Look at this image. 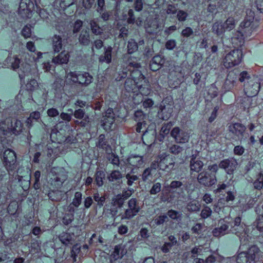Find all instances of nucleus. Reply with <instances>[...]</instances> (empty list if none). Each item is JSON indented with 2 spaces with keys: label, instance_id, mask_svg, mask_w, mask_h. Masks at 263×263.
Wrapping results in <instances>:
<instances>
[{
  "label": "nucleus",
  "instance_id": "obj_1",
  "mask_svg": "<svg viewBox=\"0 0 263 263\" xmlns=\"http://www.w3.org/2000/svg\"><path fill=\"white\" fill-rule=\"evenodd\" d=\"M218 227L214 228L212 233L215 237H220L226 234L232 233L237 235L239 239L240 245L239 250L243 249V247L249 241V235L247 232L246 226L241 222V218L237 216L234 218L233 221L226 223V221L219 222Z\"/></svg>",
  "mask_w": 263,
  "mask_h": 263
},
{
  "label": "nucleus",
  "instance_id": "obj_2",
  "mask_svg": "<svg viewBox=\"0 0 263 263\" xmlns=\"http://www.w3.org/2000/svg\"><path fill=\"white\" fill-rule=\"evenodd\" d=\"M122 70L119 72L116 80L120 81L126 77H130L131 79L137 81L138 84L145 82L146 80L140 70L141 64L137 58L129 55H125L123 58Z\"/></svg>",
  "mask_w": 263,
  "mask_h": 263
},
{
  "label": "nucleus",
  "instance_id": "obj_3",
  "mask_svg": "<svg viewBox=\"0 0 263 263\" xmlns=\"http://www.w3.org/2000/svg\"><path fill=\"white\" fill-rule=\"evenodd\" d=\"M23 128L22 122L15 118H7L0 122V132L6 136L19 135Z\"/></svg>",
  "mask_w": 263,
  "mask_h": 263
},
{
  "label": "nucleus",
  "instance_id": "obj_4",
  "mask_svg": "<svg viewBox=\"0 0 263 263\" xmlns=\"http://www.w3.org/2000/svg\"><path fill=\"white\" fill-rule=\"evenodd\" d=\"M208 171H203L198 174L197 181L204 187H211L217 182L216 173L218 171L217 164H213L208 166Z\"/></svg>",
  "mask_w": 263,
  "mask_h": 263
},
{
  "label": "nucleus",
  "instance_id": "obj_5",
  "mask_svg": "<svg viewBox=\"0 0 263 263\" xmlns=\"http://www.w3.org/2000/svg\"><path fill=\"white\" fill-rule=\"evenodd\" d=\"M259 249L255 245L251 246L247 251H240L237 257L235 256L227 259L228 262L234 263H255L256 255L259 252Z\"/></svg>",
  "mask_w": 263,
  "mask_h": 263
},
{
  "label": "nucleus",
  "instance_id": "obj_6",
  "mask_svg": "<svg viewBox=\"0 0 263 263\" xmlns=\"http://www.w3.org/2000/svg\"><path fill=\"white\" fill-rule=\"evenodd\" d=\"M66 78L82 87L88 86L93 81V77L89 72L81 71H70L66 74Z\"/></svg>",
  "mask_w": 263,
  "mask_h": 263
},
{
  "label": "nucleus",
  "instance_id": "obj_7",
  "mask_svg": "<svg viewBox=\"0 0 263 263\" xmlns=\"http://www.w3.org/2000/svg\"><path fill=\"white\" fill-rule=\"evenodd\" d=\"M11 66L14 70L17 71L21 83H25V78L30 72V65L23 62L17 57H14L10 60Z\"/></svg>",
  "mask_w": 263,
  "mask_h": 263
},
{
  "label": "nucleus",
  "instance_id": "obj_8",
  "mask_svg": "<svg viewBox=\"0 0 263 263\" xmlns=\"http://www.w3.org/2000/svg\"><path fill=\"white\" fill-rule=\"evenodd\" d=\"M49 176L50 183L56 189L60 188L67 178L64 168L59 167H52L49 174Z\"/></svg>",
  "mask_w": 263,
  "mask_h": 263
},
{
  "label": "nucleus",
  "instance_id": "obj_9",
  "mask_svg": "<svg viewBox=\"0 0 263 263\" xmlns=\"http://www.w3.org/2000/svg\"><path fill=\"white\" fill-rule=\"evenodd\" d=\"M10 179L5 171L0 174V206L5 204L10 199L11 195L9 189Z\"/></svg>",
  "mask_w": 263,
  "mask_h": 263
},
{
  "label": "nucleus",
  "instance_id": "obj_10",
  "mask_svg": "<svg viewBox=\"0 0 263 263\" xmlns=\"http://www.w3.org/2000/svg\"><path fill=\"white\" fill-rule=\"evenodd\" d=\"M242 51L239 49L231 50L223 59V66L227 69L239 65L242 59Z\"/></svg>",
  "mask_w": 263,
  "mask_h": 263
},
{
  "label": "nucleus",
  "instance_id": "obj_11",
  "mask_svg": "<svg viewBox=\"0 0 263 263\" xmlns=\"http://www.w3.org/2000/svg\"><path fill=\"white\" fill-rule=\"evenodd\" d=\"M140 209L137 199L135 198H131L128 201L127 209L121 215V219H132L138 214Z\"/></svg>",
  "mask_w": 263,
  "mask_h": 263
},
{
  "label": "nucleus",
  "instance_id": "obj_12",
  "mask_svg": "<svg viewBox=\"0 0 263 263\" xmlns=\"http://www.w3.org/2000/svg\"><path fill=\"white\" fill-rule=\"evenodd\" d=\"M260 88V83L257 78L253 77L252 79L245 82L243 85V90L246 95L248 97H253L256 96Z\"/></svg>",
  "mask_w": 263,
  "mask_h": 263
},
{
  "label": "nucleus",
  "instance_id": "obj_13",
  "mask_svg": "<svg viewBox=\"0 0 263 263\" xmlns=\"http://www.w3.org/2000/svg\"><path fill=\"white\" fill-rule=\"evenodd\" d=\"M157 158L159 163V170L170 172L173 169L175 161L172 156L163 153L159 155Z\"/></svg>",
  "mask_w": 263,
  "mask_h": 263
},
{
  "label": "nucleus",
  "instance_id": "obj_14",
  "mask_svg": "<svg viewBox=\"0 0 263 263\" xmlns=\"http://www.w3.org/2000/svg\"><path fill=\"white\" fill-rule=\"evenodd\" d=\"M186 187V185L183 184L182 182L179 180H173L169 185H165L163 191L176 194L180 197L183 196Z\"/></svg>",
  "mask_w": 263,
  "mask_h": 263
},
{
  "label": "nucleus",
  "instance_id": "obj_15",
  "mask_svg": "<svg viewBox=\"0 0 263 263\" xmlns=\"http://www.w3.org/2000/svg\"><path fill=\"white\" fill-rule=\"evenodd\" d=\"M254 16V12L251 10L248 9L246 11V16L244 21L240 24V27L244 30L245 33L251 34L255 30Z\"/></svg>",
  "mask_w": 263,
  "mask_h": 263
},
{
  "label": "nucleus",
  "instance_id": "obj_16",
  "mask_svg": "<svg viewBox=\"0 0 263 263\" xmlns=\"http://www.w3.org/2000/svg\"><path fill=\"white\" fill-rule=\"evenodd\" d=\"M115 120V114L113 109L109 108L106 110L101 120V126L106 131L111 130Z\"/></svg>",
  "mask_w": 263,
  "mask_h": 263
},
{
  "label": "nucleus",
  "instance_id": "obj_17",
  "mask_svg": "<svg viewBox=\"0 0 263 263\" xmlns=\"http://www.w3.org/2000/svg\"><path fill=\"white\" fill-rule=\"evenodd\" d=\"M73 116L77 119L81 120L80 121L78 120H76L74 123L76 125L82 127H85L88 126L90 122L89 116L86 114V111L84 109H75V110L73 112Z\"/></svg>",
  "mask_w": 263,
  "mask_h": 263
},
{
  "label": "nucleus",
  "instance_id": "obj_18",
  "mask_svg": "<svg viewBox=\"0 0 263 263\" xmlns=\"http://www.w3.org/2000/svg\"><path fill=\"white\" fill-rule=\"evenodd\" d=\"M237 165L236 159L233 157H230L220 161L217 165L218 168L223 169L228 174L231 175L236 169Z\"/></svg>",
  "mask_w": 263,
  "mask_h": 263
},
{
  "label": "nucleus",
  "instance_id": "obj_19",
  "mask_svg": "<svg viewBox=\"0 0 263 263\" xmlns=\"http://www.w3.org/2000/svg\"><path fill=\"white\" fill-rule=\"evenodd\" d=\"M202 251V248L199 246H195L189 252L192 258L194 259L195 263H214L216 261V257L213 255H211L208 257L205 260L203 259L196 258L201 254Z\"/></svg>",
  "mask_w": 263,
  "mask_h": 263
},
{
  "label": "nucleus",
  "instance_id": "obj_20",
  "mask_svg": "<svg viewBox=\"0 0 263 263\" xmlns=\"http://www.w3.org/2000/svg\"><path fill=\"white\" fill-rule=\"evenodd\" d=\"M171 136L174 138L177 143H184L187 142L189 136L187 132L181 130L178 127H175L171 132Z\"/></svg>",
  "mask_w": 263,
  "mask_h": 263
},
{
  "label": "nucleus",
  "instance_id": "obj_21",
  "mask_svg": "<svg viewBox=\"0 0 263 263\" xmlns=\"http://www.w3.org/2000/svg\"><path fill=\"white\" fill-rule=\"evenodd\" d=\"M228 128L230 132L236 136L240 141L244 137L246 130V126L239 122L232 123L229 126Z\"/></svg>",
  "mask_w": 263,
  "mask_h": 263
},
{
  "label": "nucleus",
  "instance_id": "obj_22",
  "mask_svg": "<svg viewBox=\"0 0 263 263\" xmlns=\"http://www.w3.org/2000/svg\"><path fill=\"white\" fill-rule=\"evenodd\" d=\"M34 9V4L31 0H21L18 12L24 16L29 17Z\"/></svg>",
  "mask_w": 263,
  "mask_h": 263
},
{
  "label": "nucleus",
  "instance_id": "obj_23",
  "mask_svg": "<svg viewBox=\"0 0 263 263\" xmlns=\"http://www.w3.org/2000/svg\"><path fill=\"white\" fill-rule=\"evenodd\" d=\"M77 236L73 232H63L59 235V239L65 246H71L75 243Z\"/></svg>",
  "mask_w": 263,
  "mask_h": 263
},
{
  "label": "nucleus",
  "instance_id": "obj_24",
  "mask_svg": "<svg viewBox=\"0 0 263 263\" xmlns=\"http://www.w3.org/2000/svg\"><path fill=\"white\" fill-rule=\"evenodd\" d=\"M238 73L235 70H232L228 73L223 85V88L226 91H230L236 85Z\"/></svg>",
  "mask_w": 263,
  "mask_h": 263
},
{
  "label": "nucleus",
  "instance_id": "obj_25",
  "mask_svg": "<svg viewBox=\"0 0 263 263\" xmlns=\"http://www.w3.org/2000/svg\"><path fill=\"white\" fill-rule=\"evenodd\" d=\"M125 252L122 247L120 245L115 246L113 252L109 255L110 263H122L121 259L124 256Z\"/></svg>",
  "mask_w": 263,
  "mask_h": 263
},
{
  "label": "nucleus",
  "instance_id": "obj_26",
  "mask_svg": "<svg viewBox=\"0 0 263 263\" xmlns=\"http://www.w3.org/2000/svg\"><path fill=\"white\" fill-rule=\"evenodd\" d=\"M204 166V163L202 161L200 160L199 158H197V155L193 154L191 156V160L190 162V168L191 173L196 172L200 173Z\"/></svg>",
  "mask_w": 263,
  "mask_h": 263
},
{
  "label": "nucleus",
  "instance_id": "obj_27",
  "mask_svg": "<svg viewBox=\"0 0 263 263\" xmlns=\"http://www.w3.org/2000/svg\"><path fill=\"white\" fill-rule=\"evenodd\" d=\"M127 163L134 168H140L144 164V160L142 156L139 155H130L127 159Z\"/></svg>",
  "mask_w": 263,
  "mask_h": 263
},
{
  "label": "nucleus",
  "instance_id": "obj_28",
  "mask_svg": "<svg viewBox=\"0 0 263 263\" xmlns=\"http://www.w3.org/2000/svg\"><path fill=\"white\" fill-rule=\"evenodd\" d=\"M123 177V174L120 171L115 170L108 174L107 179L110 182L120 185L122 183Z\"/></svg>",
  "mask_w": 263,
  "mask_h": 263
},
{
  "label": "nucleus",
  "instance_id": "obj_29",
  "mask_svg": "<svg viewBox=\"0 0 263 263\" xmlns=\"http://www.w3.org/2000/svg\"><path fill=\"white\" fill-rule=\"evenodd\" d=\"M165 60L161 55H155L152 59L149 64L151 70L156 71L160 69L164 63Z\"/></svg>",
  "mask_w": 263,
  "mask_h": 263
},
{
  "label": "nucleus",
  "instance_id": "obj_30",
  "mask_svg": "<svg viewBox=\"0 0 263 263\" xmlns=\"http://www.w3.org/2000/svg\"><path fill=\"white\" fill-rule=\"evenodd\" d=\"M52 49L54 53L59 52L63 46V40L60 35H54L51 39Z\"/></svg>",
  "mask_w": 263,
  "mask_h": 263
},
{
  "label": "nucleus",
  "instance_id": "obj_31",
  "mask_svg": "<svg viewBox=\"0 0 263 263\" xmlns=\"http://www.w3.org/2000/svg\"><path fill=\"white\" fill-rule=\"evenodd\" d=\"M104 53L101 54L99 58V61L100 63H106L108 64L111 62L112 60V48L110 46L105 47L104 48Z\"/></svg>",
  "mask_w": 263,
  "mask_h": 263
},
{
  "label": "nucleus",
  "instance_id": "obj_32",
  "mask_svg": "<svg viewBox=\"0 0 263 263\" xmlns=\"http://www.w3.org/2000/svg\"><path fill=\"white\" fill-rule=\"evenodd\" d=\"M69 55L65 50L62 51L57 57L52 59V63L55 64H63L67 63L69 61Z\"/></svg>",
  "mask_w": 263,
  "mask_h": 263
},
{
  "label": "nucleus",
  "instance_id": "obj_33",
  "mask_svg": "<svg viewBox=\"0 0 263 263\" xmlns=\"http://www.w3.org/2000/svg\"><path fill=\"white\" fill-rule=\"evenodd\" d=\"M106 178V173L102 170H97L95 175L94 184L98 187H102L104 183V181Z\"/></svg>",
  "mask_w": 263,
  "mask_h": 263
},
{
  "label": "nucleus",
  "instance_id": "obj_34",
  "mask_svg": "<svg viewBox=\"0 0 263 263\" xmlns=\"http://www.w3.org/2000/svg\"><path fill=\"white\" fill-rule=\"evenodd\" d=\"M126 78L127 79L124 84V88L126 91L129 93L137 92V89L139 84H138L137 81H134L128 77Z\"/></svg>",
  "mask_w": 263,
  "mask_h": 263
},
{
  "label": "nucleus",
  "instance_id": "obj_35",
  "mask_svg": "<svg viewBox=\"0 0 263 263\" xmlns=\"http://www.w3.org/2000/svg\"><path fill=\"white\" fill-rule=\"evenodd\" d=\"M65 196L64 193L58 190L49 191L48 193L49 199L53 201H59Z\"/></svg>",
  "mask_w": 263,
  "mask_h": 263
},
{
  "label": "nucleus",
  "instance_id": "obj_36",
  "mask_svg": "<svg viewBox=\"0 0 263 263\" xmlns=\"http://www.w3.org/2000/svg\"><path fill=\"white\" fill-rule=\"evenodd\" d=\"M242 31H236L231 38L232 43L238 46H241L244 42V37L242 33V31L244 32V30L242 28Z\"/></svg>",
  "mask_w": 263,
  "mask_h": 263
},
{
  "label": "nucleus",
  "instance_id": "obj_37",
  "mask_svg": "<svg viewBox=\"0 0 263 263\" xmlns=\"http://www.w3.org/2000/svg\"><path fill=\"white\" fill-rule=\"evenodd\" d=\"M79 42L83 46H87L90 43L89 32L86 30H83L79 36Z\"/></svg>",
  "mask_w": 263,
  "mask_h": 263
},
{
  "label": "nucleus",
  "instance_id": "obj_38",
  "mask_svg": "<svg viewBox=\"0 0 263 263\" xmlns=\"http://www.w3.org/2000/svg\"><path fill=\"white\" fill-rule=\"evenodd\" d=\"M98 139V142L96 143V145L98 147L105 149L106 151H107L108 148L111 149V147L108 144L105 135L101 134Z\"/></svg>",
  "mask_w": 263,
  "mask_h": 263
},
{
  "label": "nucleus",
  "instance_id": "obj_39",
  "mask_svg": "<svg viewBox=\"0 0 263 263\" xmlns=\"http://www.w3.org/2000/svg\"><path fill=\"white\" fill-rule=\"evenodd\" d=\"M137 133H141L142 137L146 136L148 133V128L145 121L138 122L135 127Z\"/></svg>",
  "mask_w": 263,
  "mask_h": 263
},
{
  "label": "nucleus",
  "instance_id": "obj_40",
  "mask_svg": "<svg viewBox=\"0 0 263 263\" xmlns=\"http://www.w3.org/2000/svg\"><path fill=\"white\" fill-rule=\"evenodd\" d=\"M106 158L114 165V167L120 166V160L119 156L117 154L112 152L108 153L107 155Z\"/></svg>",
  "mask_w": 263,
  "mask_h": 263
},
{
  "label": "nucleus",
  "instance_id": "obj_41",
  "mask_svg": "<svg viewBox=\"0 0 263 263\" xmlns=\"http://www.w3.org/2000/svg\"><path fill=\"white\" fill-rule=\"evenodd\" d=\"M213 32L217 35H222L225 31L224 26L222 22H215L212 26Z\"/></svg>",
  "mask_w": 263,
  "mask_h": 263
},
{
  "label": "nucleus",
  "instance_id": "obj_42",
  "mask_svg": "<svg viewBox=\"0 0 263 263\" xmlns=\"http://www.w3.org/2000/svg\"><path fill=\"white\" fill-rule=\"evenodd\" d=\"M97 203H95L93 206L96 208L98 206L101 208L102 207L105 202L106 198L104 196H100L98 192L95 193L92 197Z\"/></svg>",
  "mask_w": 263,
  "mask_h": 263
},
{
  "label": "nucleus",
  "instance_id": "obj_43",
  "mask_svg": "<svg viewBox=\"0 0 263 263\" xmlns=\"http://www.w3.org/2000/svg\"><path fill=\"white\" fill-rule=\"evenodd\" d=\"M142 96H147L151 92V89L149 88L148 85L146 81L144 83H141L138 85L137 89Z\"/></svg>",
  "mask_w": 263,
  "mask_h": 263
},
{
  "label": "nucleus",
  "instance_id": "obj_44",
  "mask_svg": "<svg viewBox=\"0 0 263 263\" xmlns=\"http://www.w3.org/2000/svg\"><path fill=\"white\" fill-rule=\"evenodd\" d=\"M127 48L128 53L132 54L138 50V44L134 39H130L128 41Z\"/></svg>",
  "mask_w": 263,
  "mask_h": 263
},
{
  "label": "nucleus",
  "instance_id": "obj_45",
  "mask_svg": "<svg viewBox=\"0 0 263 263\" xmlns=\"http://www.w3.org/2000/svg\"><path fill=\"white\" fill-rule=\"evenodd\" d=\"M186 208L189 212H197L200 209V204L197 201H192L187 204Z\"/></svg>",
  "mask_w": 263,
  "mask_h": 263
},
{
  "label": "nucleus",
  "instance_id": "obj_46",
  "mask_svg": "<svg viewBox=\"0 0 263 263\" xmlns=\"http://www.w3.org/2000/svg\"><path fill=\"white\" fill-rule=\"evenodd\" d=\"M255 189L260 190L263 187V174L259 173L256 176V179L253 182Z\"/></svg>",
  "mask_w": 263,
  "mask_h": 263
},
{
  "label": "nucleus",
  "instance_id": "obj_47",
  "mask_svg": "<svg viewBox=\"0 0 263 263\" xmlns=\"http://www.w3.org/2000/svg\"><path fill=\"white\" fill-rule=\"evenodd\" d=\"M82 194L80 192H76L74 193V197L72 199L71 204L76 208H78L82 203Z\"/></svg>",
  "mask_w": 263,
  "mask_h": 263
},
{
  "label": "nucleus",
  "instance_id": "obj_48",
  "mask_svg": "<svg viewBox=\"0 0 263 263\" xmlns=\"http://www.w3.org/2000/svg\"><path fill=\"white\" fill-rule=\"evenodd\" d=\"M18 181L20 185L24 191L29 190L30 185V178L26 177V179H25L23 176H18Z\"/></svg>",
  "mask_w": 263,
  "mask_h": 263
},
{
  "label": "nucleus",
  "instance_id": "obj_49",
  "mask_svg": "<svg viewBox=\"0 0 263 263\" xmlns=\"http://www.w3.org/2000/svg\"><path fill=\"white\" fill-rule=\"evenodd\" d=\"M134 173V168H133L130 172L128 173L126 175L125 177L127 179V184L128 186H132L135 181H138L139 177L136 175L132 174Z\"/></svg>",
  "mask_w": 263,
  "mask_h": 263
},
{
  "label": "nucleus",
  "instance_id": "obj_50",
  "mask_svg": "<svg viewBox=\"0 0 263 263\" xmlns=\"http://www.w3.org/2000/svg\"><path fill=\"white\" fill-rule=\"evenodd\" d=\"M226 31H230L235 27V21L233 17H229L224 22H222Z\"/></svg>",
  "mask_w": 263,
  "mask_h": 263
},
{
  "label": "nucleus",
  "instance_id": "obj_51",
  "mask_svg": "<svg viewBox=\"0 0 263 263\" xmlns=\"http://www.w3.org/2000/svg\"><path fill=\"white\" fill-rule=\"evenodd\" d=\"M90 26L92 32L95 35H100L102 33L103 29L95 20L90 21Z\"/></svg>",
  "mask_w": 263,
  "mask_h": 263
},
{
  "label": "nucleus",
  "instance_id": "obj_52",
  "mask_svg": "<svg viewBox=\"0 0 263 263\" xmlns=\"http://www.w3.org/2000/svg\"><path fill=\"white\" fill-rule=\"evenodd\" d=\"M168 220V217L165 214H160L157 217H156L154 219L155 225L159 226L163 225L164 222Z\"/></svg>",
  "mask_w": 263,
  "mask_h": 263
},
{
  "label": "nucleus",
  "instance_id": "obj_53",
  "mask_svg": "<svg viewBox=\"0 0 263 263\" xmlns=\"http://www.w3.org/2000/svg\"><path fill=\"white\" fill-rule=\"evenodd\" d=\"M166 215L172 219L176 221L180 220L182 216V214L180 212L172 209L169 210Z\"/></svg>",
  "mask_w": 263,
  "mask_h": 263
},
{
  "label": "nucleus",
  "instance_id": "obj_54",
  "mask_svg": "<svg viewBox=\"0 0 263 263\" xmlns=\"http://www.w3.org/2000/svg\"><path fill=\"white\" fill-rule=\"evenodd\" d=\"M184 150V149L182 147L176 144H174L168 147V152L176 156H179L180 154H182Z\"/></svg>",
  "mask_w": 263,
  "mask_h": 263
},
{
  "label": "nucleus",
  "instance_id": "obj_55",
  "mask_svg": "<svg viewBox=\"0 0 263 263\" xmlns=\"http://www.w3.org/2000/svg\"><path fill=\"white\" fill-rule=\"evenodd\" d=\"M234 70L238 73V77H239L238 80L240 82H244L245 84V82H247V81L250 80V79H252L246 71H243L239 73L237 70L234 69Z\"/></svg>",
  "mask_w": 263,
  "mask_h": 263
},
{
  "label": "nucleus",
  "instance_id": "obj_56",
  "mask_svg": "<svg viewBox=\"0 0 263 263\" xmlns=\"http://www.w3.org/2000/svg\"><path fill=\"white\" fill-rule=\"evenodd\" d=\"M122 197L123 196H121L120 194L116 195L112 200L114 205L117 206L119 208H122L125 202Z\"/></svg>",
  "mask_w": 263,
  "mask_h": 263
},
{
  "label": "nucleus",
  "instance_id": "obj_57",
  "mask_svg": "<svg viewBox=\"0 0 263 263\" xmlns=\"http://www.w3.org/2000/svg\"><path fill=\"white\" fill-rule=\"evenodd\" d=\"M72 246V249L71 250V257L72 258L74 262L77 261V258L78 254L81 251V247L78 244H73Z\"/></svg>",
  "mask_w": 263,
  "mask_h": 263
},
{
  "label": "nucleus",
  "instance_id": "obj_58",
  "mask_svg": "<svg viewBox=\"0 0 263 263\" xmlns=\"http://www.w3.org/2000/svg\"><path fill=\"white\" fill-rule=\"evenodd\" d=\"M254 226H255L257 229L260 232H263V213L258 215L254 223Z\"/></svg>",
  "mask_w": 263,
  "mask_h": 263
},
{
  "label": "nucleus",
  "instance_id": "obj_59",
  "mask_svg": "<svg viewBox=\"0 0 263 263\" xmlns=\"http://www.w3.org/2000/svg\"><path fill=\"white\" fill-rule=\"evenodd\" d=\"M18 205L17 202L13 201L10 202L7 208V212L9 214L14 215L16 213Z\"/></svg>",
  "mask_w": 263,
  "mask_h": 263
},
{
  "label": "nucleus",
  "instance_id": "obj_60",
  "mask_svg": "<svg viewBox=\"0 0 263 263\" xmlns=\"http://www.w3.org/2000/svg\"><path fill=\"white\" fill-rule=\"evenodd\" d=\"M212 213V211L211 209L207 205H204L201 211L200 216L202 219H205L210 217Z\"/></svg>",
  "mask_w": 263,
  "mask_h": 263
},
{
  "label": "nucleus",
  "instance_id": "obj_61",
  "mask_svg": "<svg viewBox=\"0 0 263 263\" xmlns=\"http://www.w3.org/2000/svg\"><path fill=\"white\" fill-rule=\"evenodd\" d=\"M34 183L33 184V187L35 190H38L41 187L40 178L41 172L40 171H36L34 173Z\"/></svg>",
  "mask_w": 263,
  "mask_h": 263
},
{
  "label": "nucleus",
  "instance_id": "obj_62",
  "mask_svg": "<svg viewBox=\"0 0 263 263\" xmlns=\"http://www.w3.org/2000/svg\"><path fill=\"white\" fill-rule=\"evenodd\" d=\"M38 83L35 79H31L26 85V89L32 91L38 87Z\"/></svg>",
  "mask_w": 263,
  "mask_h": 263
},
{
  "label": "nucleus",
  "instance_id": "obj_63",
  "mask_svg": "<svg viewBox=\"0 0 263 263\" xmlns=\"http://www.w3.org/2000/svg\"><path fill=\"white\" fill-rule=\"evenodd\" d=\"M153 174V172L148 167L145 168L141 175L142 180L144 182L149 181Z\"/></svg>",
  "mask_w": 263,
  "mask_h": 263
},
{
  "label": "nucleus",
  "instance_id": "obj_64",
  "mask_svg": "<svg viewBox=\"0 0 263 263\" xmlns=\"http://www.w3.org/2000/svg\"><path fill=\"white\" fill-rule=\"evenodd\" d=\"M146 115L141 110H137L134 114V119L137 122L145 121Z\"/></svg>",
  "mask_w": 263,
  "mask_h": 263
}]
</instances>
